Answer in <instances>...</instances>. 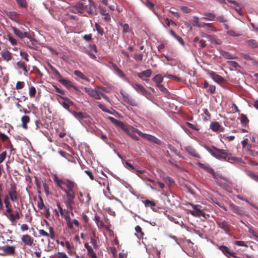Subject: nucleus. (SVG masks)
I'll use <instances>...</instances> for the list:
<instances>
[{"instance_id":"obj_35","label":"nucleus","mask_w":258,"mask_h":258,"mask_svg":"<svg viewBox=\"0 0 258 258\" xmlns=\"http://www.w3.org/2000/svg\"><path fill=\"white\" fill-rule=\"evenodd\" d=\"M221 126L218 122L211 123L210 127L214 132H217L220 130Z\"/></svg>"},{"instance_id":"obj_26","label":"nucleus","mask_w":258,"mask_h":258,"mask_svg":"<svg viewBox=\"0 0 258 258\" xmlns=\"http://www.w3.org/2000/svg\"><path fill=\"white\" fill-rule=\"evenodd\" d=\"M203 15L202 19L207 21H213L216 18V15L212 13L205 12Z\"/></svg>"},{"instance_id":"obj_40","label":"nucleus","mask_w":258,"mask_h":258,"mask_svg":"<svg viewBox=\"0 0 258 258\" xmlns=\"http://www.w3.org/2000/svg\"><path fill=\"white\" fill-rule=\"evenodd\" d=\"M65 246L68 253L72 254L73 253V246L71 245L68 241H65Z\"/></svg>"},{"instance_id":"obj_7","label":"nucleus","mask_w":258,"mask_h":258,"mask_svg":"<svg viewBox=\"0 0 258 258\" xmlns=\"http://www.w3.org/2000/svg\"><path fill=\"white\" fill-rule=\"evenodd\" d=\"M132 87L136 90L138 93L145 96L147 98L151 97L150 93L147 91L143 86L138 83L131 84Z\"/></svg>"},{"instance_id":"obj_13","label":"nucleus","mask_w":258,"mask_h":258,"mask_svg":"<svg viewBox=\"0 0 258 258\" xmlns=\"http://www.w3.org/2000/svg\"><path fill=\"white\" fill-rule=\"evenodd\" d=\"M21 240L26 245L32 246L34 242L33 238L28 234H25L21 237Z\"/></svg>"},{"instance_id":"obj_51","label":"nucleus","mask_w":258,"mask_h":258,"mask_svg":"<svg viewBox=\"0 0 258 258\" xmlns=\"http://www.w3.org/2000/svg\"><path fill=\"white\" fill-rule=\"evenodd\" d=\"M164 77H166L169 79H173V80H176L178 82L181 81V78H180L176 76L172 75H168L167 76H164Z\"/></svg>"},{"instance_id":"obj_1","label":"nucleus","mask_w":258,"mask_h":258,"mask_svg":"<svg viewBox=\"0 0 258 258\" xmlns=\"http://www.w3.org/2000/svg\"><path fill=\"white\" fill-rule=\"evenodd\" d=\"M69 11L85 16H87V14L91 15H96V8L94 3L91 0H88L83 3L79 2L75 6L70 7Z\"/></svg>"},{"instance_id":"obj_4","label":"nucleus","mask_w":258,"mask_h":258,"mask_svg":"<svg viewBox=\"0 0 258 258\" xmlns=\"http://www.w3.org/2000/svg\"><path fill=\"white\" fill-rule=\"evenodd\" d=\"M8 197L13 202H18L19 198V195L17 191V187L16 184L13 183L10 184V187L8 189Z\"/></svg>"},{"instance_id":"obj_5","label":"nucleus","mask_w":258,"mask_h":258,"mask_svg":"<svg viewBox=\"0 0 258 258\" xmlns=\"http://www.w3.org/2000/svg\"><path fill=\"white\" fill-rule=\"evenodd\" d=\"M190 205L192 207V210H189L187 212L188 213L195 217H200L201 216L205 217V213L201 206L192 204H190Z\"/></svg>"},{"instance_id":"obj_16","label":"nucleus","mask_w":258,"mask_h":258,"mask_svg":"<svg viewBox=\"0 0 258 258\" xmlns=\"http://www.w3.org/2000/svg\"><path fill=\"white\" fill-rule=\"evenodd\" d=\"M72 114L77 119L79 120L81 122H82L84 119H86L88 120L89 119V117L87 114L81 112L73 111Z\"/></svg>"},{"instance_id":"obj_36","label":"nucleus","mask_w":258,"mask_h":258,"mask_svg":"<svg viewBox=\"0 0 258 258\" xmlns=\"http://www.w3.org/2000/svg\"><path fill=\"white\" fill-rule=\"evenodd\" d=\"M10 19L13 21H16L19 14L16 12H8L7 14Z\"/></svg>"},{"instance_id":"obj_34","label":"nucleus","mask_w":258,"mask_h":258,"mask_svg":"<svg viewBox=\"0 0 258 258\" xmlns=\"http://www.w3.org/2000/svg\"><path fill=\"white\" fill-rule=\"evenodd\" d=\"M17 66L19 69L23 70L25 74L28 73L26 64L24 62L21 61H18L17 62Z\"/></svg>"},{"instance_id":"obj_41","label":"nucleus","mask_w":258,"mask_h":258,"mask_svg":"<svg viewBox=\"0 0 258 258\" xmlns=\"http://www.w3.org/2000/svg\"><path fill=\"white\" fill-rule=\"evenodd\" d=\"M227 34L233 37H238L241 35V34L239 32L232 29L228 30L227 31Z\"/></svg>"},{"instance_id":"obj_45","label":"nucleus","mask_w":258,"mask_h":258,"mask_svg":"<svg viewBox=\"0 0 258 258\" xmlns=\"http://www.w3.org/2000/svg\"><path fill=\"white\" fill-rule=\"evenodd\" d=\"M222 55L226 59H233L235 58L234 55L226 51H223L221 53Z\"/></svg>"},{"instance_id":"obj_55","label":"nucleus","mask_w":258,"mask_h":258,"mask_svg":"<svg viewBox=\"0 0 258 258\" xmlns=\"http://www.w3.org/2000/svg\"><path fill=\"white\" fill-rule=\"evenodd\" d=\"M85 91L91 97H92L93 92L94 91V89H93L89 87H85L84 88Z\"/></svg>"},{"instance_id":"obj_23","label":"nucleus","mask_w":258,"mask_h":258,"mask_svg":"<svg viewBox=\"0 0 258 258\" xmlns=\"http://www.w3.org/2000/svg\"><path fill=\"white\" fill-rule=\"evenodd\" d=\"M209 75L211 78L215 82L218 83L223 82L224 79L222 77L216 74L215 72H211L209 73Z\"/></svg>"},{"instance_id":"obj_56","label":"nucleus","mask_w":258,"mask_h":258,"mask_svg":"<svg viewBox=\"0 0 258 258\" xmlns=\"http://www.w3.org/2000/svg\"><path fill=\"white\" fill-rule=\"evenodd\" d=\"M55 255L58 258H69L67 255L63 252H58L56 253Z\"/></svg>"},{"instance_id":"obj_3","label":"nucleus","mask_w":258,"mask_h":258,"mask_svg":"<svg viewBox=\"0 0 258 258\" xmlns=\"http://www.w3.org/2000/svg\"><path fill=\"white\" fill-rule=\"evenodd\" d=\"M205 148L213 157L219 160H226L227 158H228V160H234L235 159V157H229V154L224 150L219 149L213 146L211 148L207 146H205Z\"/></svg>"},{"instance_id":"obj_18","label":"nucleus","mask_w":258,"mask_h":258,"mask_svg":"<svg viewBox=\"0 0 258 258\" xmlns=\"http://www.w3.org/2000/svg\"><path fill=\"white\" fill-rule=\"evenodd\" d=\"M202 28H204L208 32H216L218 31V29L211 23H202Z\"/></svg>"},{"instance_id":"obj_46","label":"nucleus","mask_w":258,"mask_h":258,"mask_svg":"<svg viewBox=\"0 0 258 258\" xmlns=\"http://www.w3.org/2000/svg\"><path fill=\"white\" fill-rule=\"evenodd\" d=\"M150 176H151V174L147 171H145L143 174L140 175V177L144 180H147Z\"/></svg>"},{"instance_id":"obj_53","label":"nucleus","mask_w":258,"mask_h":258,"mask_svg":"<svg viewBox=\"0 0 258 258\" xmlns=\"http://www.w3.org/2000/svg\"><path fill=\"white\" fill-rule=\"evenodd\" d=\"M144 204L145 206L146 207H154L156 205L154 201H150L148 200H145L144 201Z\"/></svg>"},{"instance_id":"obj_25","label":"nucleus","mask_w":258,"mask_h":258,"mask_svg":"<svg viewBox=\"0 0 258 258\" xmlns=\"http://www.w3.org/2000/svg\"><path fill=\"white\" fill-rule=\"evenodd\" d=\"M111 65H112V68L114 70V73L116 75H117L120 78L124 77L125 75H124V73L120 69H119L115 63H111Z\"/></svg>"},{"instance_id":"obj_9","label":"nucleus","mask_w":258,"mask_h":258,"mask_svg":"<svg viewBox=\"0 0 258 258\" xmlns=\"http://www.w3.org/2000/svg\"><path fill=\"white\" fill-rule=\"evenodd\" d=\"M78 199L81 204H85L88 205L90 204L91 197L89 193H83L80 191L78 194Z\"/></svg>"},{"instance_id":"obj_6","label":"nucleus","mask_w":258,"mask_h":258,"mask_svg":"<svg viewBox=\"0 0 258 258\" xmlns=\"http://www.w3.org/2000/svg\"><path fill=\"white\" fill-rule=\"evenodd\" d=\"M66 194V200L65 204L68 209L72 210L74 208V205L75 204V195L74 192H71L68 190H64Z\"/></svg>"},{"instance_id":"obj_47","label":"nucleus","mask_w":258,"mask_h":258,"mask_svg":"<svg viewBox=\"0 0 258 258\" xmlns=\"http://www.w3.org/2000/svg\"><path fill=\"white\" fill-rule=\"evenodd\" d=\"M37 207L40 210L46 208L43 201L41 197L39 198V200L37 202Z\"/></svg>"},{"instance_id":"obj_19","label":"nucleus","mask_w":258,"mask_h":258,"mask_svg":"<svg viewBox=\"0 0 258 258\" xmlns=\"http://www.w3.org/2000/svg\"><path fill=\"white\" fill-rule=\"evenodd\" d=\"M70 211L68 210L66 211V214L64 215V219L66 221L67 227L70 229H73V226H72V219L70 216Z\"/></svg>"},{"instance_id":"obj_28","label":"nucleus","mask_w":258,"mask_h":258,"mask_svg":"<svg viewBox=\"0 0 258 258\" xmlns=\"http://www.w3.org/2000/svg\"><path fill=\"white\" fill-rule=\"evenodd\" d=\"M218 226L223 229L225 231H228L229 230V225L225 221H221L218 223Z\"/></svg>"},{"instance_id":"obj_29","label":"nucleus","mask_w":258,"mask_h":258,"mask_svg":"<svg viewBox=\"0 0 258 258\" xmlns=\"http://www.w3.org/2000/svg\"><path fill=\"white\" fill-rule=\"evenodd\" d=\"M58 81L67 88H71L73 86L72 83L71 81L67 79H63L62 77L58 80Z\"/></svg>"},{"instance_id":"obj_30","label":"nucleus","mask_w":258,"mask_h":258,"mask_svg":"<svg viewBox=\"0 0 258 258\" xmlns=\"http://www.w3.org/2000/svg\"><path fill=\"white\" fill-rule=\"evenodd\" d=\"M22 126L24 129L28 128L27 124L30 121V117L27 115L23 116L21 118Z\"/></svg>"},{"instance_id":"obj_27","label":"nucleus","mask_w":258,"mask_h":258,"mask_svg":"<svg viewBox=\"0 0 258 258\" xmlns=\"http://www.w3.org/2000/svg\"><path fill=\"white\" fill-rule=\"evenodd\" d=\"M170 34L173 36L177 41L179 42V43L181 44L182 45H184V42L183 40V39L180 37L179 36L177 35L173 30H170L169 31Z\"/></svg>"},{"instance_id":"obj_32","label":"nucleus","mask_w":258,"mask_h":258,"mask_svg":"<svg viewBox=\"0 0 258 258\" xmlns=\"http://www.w3.org/2000/svg\"><path fill=\"white\" fill-rule=\"evenodd\" d=\"M20 217V214L18 211H16L14 213L12 212L9 215V219L12 222H15L16 220L19 219Z\"/></svg>"},{"instance_id":"obj_15","label":"nucleus","mask_w":258,"mask_h":258,"mask_svg":"<svg viewBox=\"0 0 258 258\" xmlns=\"http://www.w3.org/2000/svg\"><path fill=\"white\" fill-rule=\"evenodd\" d=\"M92 97L97 100H100L102 98L105 100L108 99V97L104 94H101V93L99 91L97 88L94 89Z\"/></svg>"},{"instance_id":"obj_62","label":"nucleus","mask_w":258,"mask_h":258,"mask_svg":"<svg viewBox=\"0 0 258 258\" xmlns=\"http://www.w3.org/2000/svg\"><path fill=\"white\" fill-rule=\"evenodd\" d=\"M241 122L243 124H246L248 121V119L244 115L242 114L240 118Z\"/></svg>"},{"instance_id":"obj_38","label":"nucleus","mask_w":258,"mask_h":258,"mask_svg":"<svg viewBox=\"0 0 258 258\" xmlns=\"http://www.w3.org/2000/svg\"><path fill=\"white\" fill-rule=\"evenodd\" d=\"M163 80V77L161 75L158 74L156 75L153 78V80L154 82H155L156 83H157V85L161 84V83L162 82Z\"/></svg>"},{"instance_id":"obj_57","label":"nucleus","mask_w":258,"mask_h":258,"mask_svg":"<svg viewBox=\"0 0 258 258\" xmlns=\"http://www.w3.org/2000/svg\"><path fill=\"white\" fill-rule=\"evenodd\" d=\"M186 124L187 125L188 127L195 131L199 130V128L196 125H195L188 122H186Z\"/></svg>"},{"instance_id":"obj_31","label":"nucleus","mask_w":258,"mask_h":258,"mask_svg":"<svg viewBox=\"0 0 258 258\" xmlns=\"http://www.w3.org/2000/svg\"><path fill=\"white\" fill-rule=\"evenodd\" d=\"M66 185L68 188V190H67L69 191H71V192H74V191L73 190L74 187L75 185V183L70 180H67L66 181Z\"/></svg>"},{"instance_id":"obj_22","label":"nucleus","mask_w":258,"mask_h":258,"mask_svg":"<svg viewBox=\"0 0 258 258\" xmlns=\"http://www.w3.org/2000/svg\"><path fill=\"white\" fill-rule=\"evenodd\" d=\"M1 55L6 61H10L12 58V53L7 49H4L1 52Z\"/></svg>"},{"instance_id":"obj_60","label":"nucleus","mask_w":258,"mask_h":258,"mask_svg":"<svg viewBox=\"0 0 258 258\" xmlns=\"http://www.w3.org/2000/svg\"><path fill=\"white\" fill-rule=\"evenodd\" d=\"M145 5L147 7H148L149 9L151 10L153 8L154 5L153 3H152L149 0H147L145 3Z\"/></svg>"},{"instance_id":"obj_8","label":"nucleus","mask_w":258,"mask_h":258,"mask_svg":"<svg viewBox=\"0 0 258 258\" xmlns=\"http://www.w3.org/2000/svg\"><path fill=\"white\" fill-rule=\"evenodd\" d=\"M12 29L13 31L14 34L20 38L23 39L24 38H27L29 40H33V39H32V36L28 32H23L22 30L19 29L15 27H12Z\"/></svg>"},{"instance_id":"obj_58","label":"nucleus","mask_w":258,"mask_h":258,"mask_svg":"<svg viewBox=\"0 0 258 258\" xmlns=\"http://www.w3.org/2000/svg\"><path fill=\"white\" fill-rule=\"evenodd\" d=\"M163 179L165 182H168L169 183L171 184L174 182L173 179L169 176H164Z\"/></svg>"},{"instance_id":"obj_39","label":"nucleus","mask_w":258,"mask_h":258,"mask_svg":"<svg viewBox=\"0 0 258 258\" xmlns=\"http://www.w3.org/2000/svg\"><path fill=\"white\" fill-rule=\"evenodd\" d=\"M192 25L197 27H202V23L199 22V19L198 17L194 16Z\"/></svg>"},{"instance_id":"obj_33","label":"nucleus","mask_w":258,"mask_h":258,"mask_svg":"<svg viewBox=\"0 0 258 258\" xmlns=\"http://www.w3.org/2000/svg\"><path fill=\"white\" fill-rule=\"evenodd\" d=\"M84 246L87 250V254L89 257L91 258L96 255L91 246L89 245L87 243H86Z\"/></svg>"},{"instance_id":"obj_21","label":"nucleus","mask_w":258,"mask_h":258,"mask_svg":"<svg viewBox=\"0 0 258 258\" xmlns=\"http://www.w3.org/2000/svg\"><path fill=\"white\" fill-rule=\"evenodd\" d=\"M185 150L191 156L197 158H200V155L197 152L196 150L191 146H186L185 147Z\"/></svg>"},{"instance_id":"obj_10","label":"nucleus","mask_w":258,"mask_h":258,"mask_svg":"<svg viewBox=\"0 0 258 258\" xmlns=\"http://www.w3.org/2000/svg\"><path fill=\"white\" fill-rule=\"evenodd\" d=\"M15 246L5 245L2 247L3 255H13L15 253Z\"/></svg>"},{"instance_id":"obj_61","label":"nucleus","mask_w":258,"mask_h":258,"mask_svg":"<svg viewBox=\"0 0 258 258\" xmlns=\"http://www.w3.org/2000/svg\"><path fill=\"white\" fill-rule=\"evenodd\" d=\"M123 27V33H128L130 32V28L128 24H125L122 25Z\"/></svg>"},{"instance_id":"obj_42","label":"nucleus","mask_w":258,"mask_h":258,"mask_svg":"<svg viewBox=\"0 0 258 258\" xmlns=\"http://www.w3.org/2000/svg\"><path fill=\"white\" fill-rule=\"evenodd\" d=\"M7 39L10 41L12 45H16L17 44V40L10 34L7 35Z\"/></svg>"},{"instance_id":"obj_20","label":"nucleus","mask_w":258,"mask_h":258,"mask_svg":"<svg viewBox=\"0 0 258 258\" xmlns=\"http://www.w3.org/2000/svg\"><path fill=\"white\" fill-rule=\"evenodd\" d=\"M53 179L57 186H58L64 192V190H67L63 187V185H66V181L59 179L56 175H54Z\"/></svg>"},{"instance_id":"obj_59","label":"nucleus","mask_w":258,"mask_h":258,"mask_svg":"<svg viewBox=\"0 0 258 258\" xmlns=\"http://www.w3.org/2000/svg\"><path fill=\"white\" fill-rule=\"evenodd\" d=\"M7 156V152L4 151L0 154V163H2L6 159Z\"/></svg>"},{"instance_id":"obj_17","label":"nucleus","mask_w":258,"mask_h":258,"mask_svg":"<svg viewBox=\"0 0 258 258\" xmlns=\"http://www.w3.org/2000/svg\"><path fill=\"white\" fill-rule=\"evenodd\" d=\"M123 98L124 101L131 106H136L138 105L137 101L128 94L123 95Z\"/></svg>"},{"instance_id":"obj_37","label":"nucleus","mask_w":258,"mask_h":258,"mask_svg":"<svg viewBox=\"0 0 258 258\" xmlns=\"http://www.w3.org/2000/svg\"><path fill=\"white\" fill-rule=\"evenodd\" d=\"M247 44L252 48H256L258 47L257 42L253 39L248 40L246 41Z\"/></svg>"},{"instance_id":"obj_2","label":"nucleus","mask_w":258,"mask_h":258,"mask_svg":"<svg viewBox=\"0 0 258 258\" xmlns=\"http://www.w3.org/2000/svg\"><path fill=\"white\" fill-rule=\"evenodd\" d=\"M109 119L111 121V122L114 123L116 126L120 127L130 137L135 133L138 134L140 136H141L142 134V132L138 129L129 125L126 123H124L113 117H109Z\"/></svg>"},{"instance_id":"obj_52","label":"nucleus","mask_w":258,"mask_h":258,"mask_svg":"<svg viewBox=\"0 0 258 258\" xmlns=\"http://www.w3.org/2000/svg\"><path fill=\"white\" fill-rule=\"evenodd\" d=\"M216 18V21L220 22V23H224L227 22V19L223 15L219 16Z\"/></svg>"},{"instance_id":"obj_14","label":"nucleus","mask_w":258,"mask_h":258,"mask_svg":"<svg viewBox=\"0 0 258 258\" xmlns=\"http://www.w3.org/2000/svg\"><path fill=\"white\" fill-rule=\"evenodd\" d=\"M219 249L227 257L232 256L236 258L234 253L230 251V250L226 246L221 245L219 247Z\"/></svg>"},{"instance_id":"obj_54","label":"nucleus","mask_w":258,"mask_h":258,"mask_svg":"<svg viewBox=\"0 0 258 258\" xmlns=\"http://www.w3.org/2000/svg\"><path fill=\"white\" fill-rule=\"evenodd\" d=\"M25 86V83L24 82L18 81L16 83V89L17 90H20L23 88Z\"/></svg>"},{"instance_id":"obj_64","label":"nucleus","mask_w":258,"mask_h":258,"mask_svg":"<svg viewBox=\"0 0 258 258\" xmlns=\"http://www.w3.org/2000/svg\"><path fill=\"white\" fill-rule=\"evenodd\" d=\"M248 176L255 181L258 182V175H257L256 174L253 173H250L248 174Z\"/></svg>"},{"instance_id":"obj_24","label":"nucleus","mask_w":258,"mask_h":258,"mask_svg":"<svg viewBox=\"0 0 258 258\" xmlns=\"http://www.w3.org/2000/svg\"><path fill=\"white\" fill-rule=\"evenodd\" d=\"M152 74V71L150 69L142 71L138 74V76L141 79L145 80V78H149Z\"/></svg>"},{"instance_id":"obj_48","label":"nucleus","mask_w":258,"mask_h":258,"mask_svg":"<svg viewBox=\"0 0 258 258\" xmlns=\"http://www.w3.org/2000/svg\"><path fill=\"white\" fill-rule=\"evenodd\" d=\"M157 86L159 89V90L161 92H162L163 93H164V94H165L166 95H169V92H168L167 89L166 88H165L164 86L163 85L158 84V85H157Z\"/></svg>"},{"instance_id":"obj_50","label":"nucleus","mask_w":258,"mask_h":258,"mask_svg":"<svg viewBox=\"0 0 258 258\" xmlns=\"http://www.w3.org/2000/svg\"><path fill=\"white\" fill-rule=\"evenodd\" d=\"M18 5L22 8H26L27 3L26 0H16Z\"/></svg>"},{"instance_id":"obj_49","label":"nucleus","mask_w":258,"mask_h":258,"mask_svg":"<svg viewBox=\"0 0 258 258\" xmlns=\"http://www.w3.org/2000/svg\"><path fill=\"white\" fill-rule=\"evenodd\" d=\"M36 93V90L34 87L31 86L29 88V95L31 97H34Z\"/></svg>"},{"instance_id":"obj_63","label":"nucleus","mask_w":258,"mask_h":258,"mask_svg":"<svg viewBox=\"0 0 258 258\" xmlns=\"http://www.w3.org/2000/svg\"><path fill=\"white\" fill-rule=\"evenodd\" d=\"M165 20H166V24L167 27H169L170 25H173L175 26L176 25V23L174 21L170 20L168 18H166Z\"/></svg>"},{"instance_id":"obj_12","label":"nucleus","mask_w":258,"mask_h":258,"mask_svg":"<svg viewBox=\"0 0 258 258\" xmlns=\"http://www.w3.org/2000/svg\"><path fill=\"white\" fill-rule=\"evenodd\" d=\"M197 164L200 168L211 174L214 177H215V173L214 169L209 164H203L199 162L197 163Z\"/></svg>"},{"instance_id":"obj_44","label":"nucleus","mask_w":258,"mask_h":258,"mask_svg":"<svg viewBox=\"0 0 258 258\" xmlns=\"http://www.w3.org/2000/svg\"><path fill=\"white\" fill-rule=\"evenodd\" d=\"M32 39H33V40H30V42H28L27 45L29 48H30L31 49H35L36 47H37V46H36L37 41L33 37H32Z\"/></svg>"},{"instance_id":"obj_11","label":"nucleus","mask_w":258,"mask_h":258,"mask_svg":"<svg viewBox=\"0 0 258 258\" xmlns=\"http://www.w3.org/2000/svg\"><path fill=\"white\" fill-rule=\"evenodd\" d=\"M141 136L144 138L147 139L148 141L154 143L157 145H160L161 143V141L155 137L149 135L147 134H145L142 132V134Z\"/></svg>"},{"instance_id":"obj_43","label":"nucleus","mask_w":258,"mask_h":258,"mask_svg":"<svg viewBox=\"0 0 258 258\" xmlns=\"http://www.w3.org/2000/svg\"><path fill=\"white\" fill-rule=\"evenodd\" d=\"M74 74L78 78L84 80H87V78L80 71L76 70L74 71Z\"/></svg>"}]
</instances>
